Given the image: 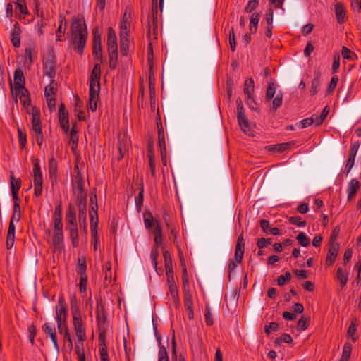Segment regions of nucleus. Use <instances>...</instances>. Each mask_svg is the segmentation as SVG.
<instances>
[{"mask_svg":"<svg viewBox=\"0 0 361 361\" xmlns=\"http://www.w3.org/2000/svg\"><path fill=\"white\" fill-rule=\"evenodd\" d=\"M10 179L13 199L17 200V197H18V192L21 185V180L20 178L16 179L12 172L10 175Z\"/></svg>","mask_w":361,"mask_h":361,"instance_id":"23","label":"nucleus"},{"mask_svg":"<svg viewBox=\"0 0 361 361\" xmlns=\"http://www.w3.org/2000/svg\"><path fill=\"white\" fill-rule=\"evenodd\" d=\"M92 54L97 60L102 59L101 37L99 35H94V37Z\"/></svg>","mask_w":361,"mask_h":361,"instance_id":"21","label":"nucleus"},{"mask_svg":"<svg viewBox=\"0 0 361 361\" xmlns=\"http://www.w3.org/2000/svg\"><path fill=\"white\" fill-rule=\"evenodd\" d=\"M228 40H229V44H230L231 49L233 51H234L236 48V43H235V34H234L233 28H231V30L229 32Z\"/></svg>","mask_w":361,"mask_h":361,"instance_id":"61","label":"nucleus"},{"mask_svg":"<svg viewBox=\"0 0 361 361\" xmlns=\"http://www.w3.org/2000/svg\"><path fill=\"white\" fill-rule=\"evenodd\" d=\"M39 114L37 112H32V131L41 130Z\"/></svg>","mask_w":361,"mask_h":361,"instance_id":"34","label":"nucleus"},{"mask_svg":"<svg viewBox=\"0 0 361 361\" xmlns=\"http://www.w3.org/2000/svg\"><path fill=\"white\" fill-rule=\"evenodd\" d=\"M167 283L169 290V294L172 299L176 302L178 300V291L175 282L174 274L172 273H166Z\"/></svg>","mask_w":361,"mask_h":361,"instance_id":"12","label":"nucleus"},{"mask_svg":"<svg viewBox=\"0 0 361 361\" xmlns=\"http://www.w3.org/2000/svg\"><path fill=\"white\" fill-rule=\"evenodd\" d=\"M158 361H169L168 353L164 346L159 347Z\"/></svg>","mask_w":361,"mask_h":361,"instance_id":"55","label":"nucleus"},{"mask_svg":"<svg viewBox=\"0 0 361 361\" xmlns=\"http://www.w3.org/2000/svg\"><path fill=\"white\" fill-rule=\"evenodd\" d=\"M130 22L125 13L120 23V49L123 56H126L129 49Z\"/></svg>","mask_w":361,"mask_h":361,"instance_id":"3","label":"nucleus"},{"mask_svg":"<svg viewBox=\"0 0 361 361\" xmlns=\"http://www.w3.org/2000/svg\"><path fill=\"white\" fill-rule=\"evenodd\" d=\"M183 296H184V302H192V294L190 290V286H183Z\"/></svg>","mask_w":361,"mask_h":361,"instance_id":"63","label":"nucleus"},{"mask_svg":"<svg viewBox=\"0 0 361 361\" xmlns=\"http://www.w3.org/2000/svg\"><path fill=\"white\" fill-rule=\"evenodd\" d=\"M239 126L242 130L247 135H252V130L250 123L248 122L247 117L245 116L243 118H238Z\"/></svg>","mask_w":361,"mask_h":361,"instance_id":"30","label":"nucleus"},{"mask_svg":"<svg viewBox=\"0 0 361 361\" xmlns=\"http://www.w3.org/2000/svg\"><path fill=\"white\" fill-rule=\"evenodd\" d=\"M71 42L74 49L79 54H82L86 44L87 30L85 21L81 18H75L71 24Z\"/></svg>","mask_w":361,"mask_h":361,"instance_id":"1","label":"nucleus"},{"mask_svg":"<svg viewBox=\"0 0 361 361\" xmlns=\"http://www.w3.org/2000/svg\"><path fill=\"white\" fill-rule=\"evenodd\" d=\"M335 13L336 15L338 22L339 23H343L345 21V20H346L345 8L343 4L337 3L335 5Z\"/></svg>","mask_w":361,"mask_h":361,"instance_id":"26","label":"nucleus"},{"mask_svg":"<svg viewBox=\"0 0 361 361\" xmlns=\"http://www.w3.org/2000/svg\"><path fill=\"white\" fill-rule=\"evenodd\" d=\"M63 241V231H54V235L52 238V243L55 247H59Z\"/></svg>","mask_w":361,"mask_h":361,"instance_id":"37","label":"nucleus"},{"mask_svg":"<svg viewBox=\"0 0 361 361\" xmlns=\"http://www.w3.org/2000/svg\"><path fill=\"white\" fill-rule=\"evenodd\" d=\"M259 21V14L253 13L250 20V31L251 33H255L257 30V25Z\"/></svg>","mask_w":361,"mask_h":361,"instance_id":"32","label":"nucleus"},{"mask_svg":"<svg viewBox=\"0 0 361 361\" xmlns=\"http://www.w3.org/2000/svg\"><path fill=\"white\" fill-rule=\"evenodd\" d=\"M144 223L146 228H150L154 225V220L151 212L144 214Z\"/></svg>","mask_w":361,"mask_h":361,"instance_id":"45","label":"nucleus"},{"mask_svg":"<svg viewBox=\"0 0 361 361\" xmlns=\"http://www.w3.org/2000/svg\"><path fill=\"white\" fill-rule=\"evenodd\" d=\"M158 247H154L151 250V253H150V259H151V261L154 265V267L155 269H157V257L159 256V251H158Z\"/></svg>","mask_w":361,"mask_h":361,"instance_id":"54","label":"nucleus"},{"mask_svg":"<svg viewBox=\"0 0 361 361\" xmlns=\"http://www.w3.org/2000/svg\"><path fill=\"white\" fill-rule=\"evenodd\" d=\"M118 143H117V151L118 152V155L116 157L118 161L122 159L124 155L128 152L129 145H130V139L126 135H120L118 137Z\"/></svg>","mask_w":361,"mask_h":361,"instance_id":"8","label":"nucleus"},{"mask_svg":"<svg viewBox=\"0 0 361 361\" xmlns=\"http://www.w3.org/2000/svg\"><path fill=\"white\" fill-rule=\"evenodd\" d=\"M158 144L160 149V151H166V145L164 133H159L158 134Z\"/></svg>","mask_w":361,"mask_h":361,"instance_id":"62","label":"nucleus"},{"mask_svg":"<svg viewBox=\"0 0 361 361\" xmlns=\"http://www.w3.org/2000/svg\"><path fill=\"white\" fill-rule=\"evenodd\" d=\"M15 231L16 226L15 224L9 222L8 229L7 232L6 246L7 249H11L15 242Z\"/></svg>","mask_w":361,"mask_h":361,"instance_id":"18","label":"nucleus"},{"mask_svg":"<svg viewBox=\"0 0 361 361\" xmlns=\"http://www.w3.org/2000/svg\"><path fill=\"white\" fill-rule=\"evenodd\" d=\"M87 285V275L80 276L79 288H80V292L81 293H83L86 291Z\"/></svg>","mask_w":361,"mask_h":361,"instance_id":"52","label":"nucleus"},{"mask_svg":"<svg viewBox=\"0 0 361 361\" xmlns=\"http://www.w3.org/2000/svg\"><path fill=\"white\" fill-rule=\"evenodd\" d=\"M276 92V87L274 83L270 82L268 84V87L266 92V99L271 100L274 98Z\"/></svg>","mask_w":361,"mask_h":361,"instance_id":"47","label":"nucleus"},{"mask_svg":"<svg viewBox=\"0 0 361 361\" xmlns=\"http://www.w3.org/2000/svg\"><path fill=\"white\" fill-rule=\"evenodd\" d=\"M107 46L108 51H118L117 37L115 30L112 27L108 29Z\"/></svg>","mask_w":361,"mask_h":361,"instance_id":"15","label":"nucleus"},{"mask_svg":"<svg viewBox=\"0 0 361 361\" xmlns=\"http://www.w3.org/2000/svg\"><path fill=\"white\" fill-rule=\"evenodd\" d=\"M360 188L359 182L357 179L353 178L352 179L348 185V200L350 201L352 200L354 196L355 195L356 192H357L358 189Z\"/></svg>","mask_w":361,"mask_h":361,"instance_id":"24","label":"nucleus"},{"mask_svg":"<svg viewBox=\"0 0 361 361\" xmlns=\"http://www.w3.org/2000/svg\"><path fill=\"white\" fill-rule=\"evenodd\" d=\"M309 325V319L302 316L298 322V327L301 330H305L307 329Z\"/></svg>","mask_w":361,"mask_h":361,"instance_id":"58","label":"nucleus"},{"mask_svg":"<svg viewBox=\"0 0 361 361\" xmlns=\"http://www.w3.org/2000/svg\"><path fill=\"white\" fill-rule=\"evenodd\" d=\"M87 208L82 206V209H79V223L80 226L86 228L87 226Z\"/></svg>","mask_w":361,"mask_h":361,"instance_id":"44","label":"nucleus"},{"mask_svg":"<svg viewBox=\"0 0 361 361\" xmlns=\"http://www.w3.org/2000/svg\"><path fill=\"white\" fill-rule=\"evenodd\" d=\"M109 67L111 69H116L118 63V51H108Z\"/></svg>","mask_w":361,"mask_h":361,"instance_id":"39","label":"nucleus"},{"mask_svg":"<svg viewBox=\"0 0 361 361\" xmlns=\"http://www.w3.org/2000/svg\"><path fill=\"white\" fill-rule=\"evenodd\" d=\"M290 279V273L289 271H286L284 275H281L278 277L277 283L279 286H283L286 283L288 282Z\"/></svg>","mask_w":361,"mask_h":361,"instance_id":"50","label":"nucleus"},{"mask_svg":"<svg viewBox=\"0 0 361 361\" xmlns=\"http://www.w3.org/2000/svg\"><path fill=\"white\" fill-rule=\"evenodd\" d=\"M329 112V107L328 106H326L323 109L319 116L314 115V118L316 119V126H319L323 123V121L326 118Z\"/></svg>","mask_w":361,"mask_h":361,"instance_id":"42","label":"nucleus"},{"mask_svg":"<svg viewBox=\"0 0 361 361\" xmlns=\"http://www.w3.org/2000/svg\"><path fill=\"white\" fill-rule=\"evenodd\" d=\"M279 329V324L276 322H270L264 327V332L266 334L269 335L272 331H276Z\"/></svg>","mask_w":361,"mask_h":361,"instance_id":"53","label":"nucleus"},{"mask_svg":"<svg viewBox=\"0 0 361 361\" xmlns=\"http://www.w3.org/2000/svg\"><path fill=\"white\" fill-rule=\"evenodd\" d=\"M56 92V88L55 87L54 81H51L48 85L45 87L44 95L46 97L47 103L50 110L55 109V94Z\"/></svg>","mask_w":361,"mask_h":361,"instance_id":"6","label":"nucleus"},{"mask_svg":"<svg viewBox=\"0 0 361 361\" xmlns=\"http://www.w3.org/2000/svg\"><path fill=\"white\" fill-rule=\"evenodd\" d=\"M56 71V61L55 56L51 53H48L44 58L43 73L47 76L51 81H54Z\"/></svg>","mask_w":361,"mask_h":361,"instance_id":"4","label":"nucleus"},{"mask_svg":"<svg viewBox=\"0 0 361 361\" xmlns=\"http://www.w3.org/2000/svg\"><path fill=\"white\" fill-rule=\"evenodd\" d=\"M154 244L156 247H159L163 243L162 230L158 221H156V227L154 229Z\"/></svg>","mask_w":361,"mask_h":361,"instance_id":"31","label":"nucleus"},{"mask_svg":"<svg viewBox=\"0 0 361 361\" xmlns=\"http://www.w3.org/2000/svg\"><path fill=\"white\" fill-rule=\"evenodd\" d=\"M164 261H165L166 274L173 272V263H172V259L171 257V253L169 251H165L164 252Z\"/></svg>","mask_w":361,"mask_h":361,"instance_id":"35","label":"nucleus"},{"mask_svg":"<svg viewBox=\"0 0 361 361\" xmlns=\"http://www.w3.org/2000/svg\"><path fill=\"white\" fill-rule=\"evenodd\" d=\"M338 77L337 75H334L331 78L329 87L327 88V93H331L336 88L338 82Z\"/></svg>","mask_w":361,"mask_h":361,"instance_id":"59","label":"nucleus"},{"mask_svg":"<svg viewBox=\"0 0 361 361\" xmlns=\"http://www.w3.org/2000/svg\"><path fill=\"white\" fill-rule=\"evenodd\" d=\"M32 176L34 185H43L42 173L37 159L34 162Z\"/></svg>","mask_w":361,"mask_h":361,"instance_id":"17","label":"nucleus"},{"mask_svg":"<svg viewBox=\"0 0 361 361\" xmlns=\"http://www.w3.org/2000/svg\"><path fill=\"white\" fill-rule=\"evenodd\" d=\"M70 233V238L71 239L73 247H76L78 245V228L68 230Z\"/></svg>","mask_w":361,"mask_h":361,"instance_id":"49","label":"nucleus"},{"mask_svg":"<svg viewBox=\"0 0 361 361\" xmlns=\"http://www.w3.org/2000/svg\"><path fill=\"white\" fill-rule=\"evenodd\" d=\"M91 222V234L92 236L97 235L98 227V214H89Z\"/></svg>","mask_w":361,"mask_h":361,"instance_id":"38","label":"nucleus"},{"mask_svg":"<svg viewBox=\"0 0 361 361\" xmlns=\"http://www.w3.org/2000/svg\"><path fill=\"white\" fill-rule=\"evenodd\" d=\"M36 53L35 51V46L33 44H28L25 50V59L28 65H31L33 62L34 58L35 57Z\"/></svg>","mask_w":361,"mask_h":361,"instance_id":"27","label":"nucleus"},{"mask_svg":"<svg viewBox=\"0 0 361 361\" xmlns=\"http://www.w3.org/2000/svg\"><path fill=\"white\" fill-rule=\"evenodd\" d=\"M289 221L299 227H305L306 226V221L302 220L299 216H290L289 218Z\"/></svg>","mask_w":361,"mask_h":361,"instance_id":"46","label":"nucleus"},{"mask_svg":"<svg viewBox=\"0 0 361 361\" xmlns=\"http://www.w3.org/2000/svg\"><path fill=\"white\" fill-rule=\"evenodd\" d=\"M283 94L281 92H279L276 97L273 99L272 104L273 109L276 110L282 104Z\"/></svg>","mask_w":361,"mask_h":361,"instance_id":"56","label":"nucleus"},{"mask_svg":"<svg viewBox=\"0 0 361 361\" xmlns=\"http://www.w3.org/2000/svg\"><path fill=\"white\" fill-rule=\"evenodd\" d=\"M66 229L70 230L71 228H78L77 221H76V212L75 208L70 205L66 214Z\"/></svg>","mask_w":361,"mask_h":361,"instance_id":"10","label":"nucleus"},{"mask_svg":"<svg viewBox=\"0 0 361 361\" xmlns=\"http://www.w3.org/2000/svg\"><path fill=\"white\" fill-rule=\"evenodd\" d=\"M244 247H245V241L243 238V233H242L237 239L235 251V259L236 262H241L243 255H244Z\"/></svg>","mask_w":361,"mask_h":361,"instance_id":"14","label":"nucleus"},{"mask_svg":"<svg viewBox=\"0 0 361 361\" xmlns=\"http://www.w3.org/2000/svg\"><path fill=\"white\" fill-rule=\"evenodd\" d=\"M20 27L18 23H16L13 26V32L11 35V41L14 47H19L20 45Z\"/></svg>","mask_w":361,"mask_h":361,"instance_id":"20","label":"nucleus"},{"mask_svg":"<svg viewBox=\"0 0 361 361\" xmlns=\"http://www.w3.org/2000/svg\"><path fill=\"white\" fill-rule=\"evenodd\" d=\"M339 249V245L336 243H331L326 259V263L329 266L336 260Z\"/></svg>","mask_w":361,"mask_h":361,"instance_id":"16","label":"nucleus"},{"mask_svg":"<svg viewBox=\"0 0 361 361\" xmlns=\"http://www.w3.org/2000/svg\"><path fill=\"white\" fill-rule=\"evenodd\" d=\"M355 332H356V324L353 321H352L348 327L347 334L349 336H350L352 338V340L354 343L357 340V337L354 336Z\"/></svg>","mask_w":361,"mask_h":361,"instance_id":"57","label":"nucleus"},{"mask_svg":"<svg viewBox=\"0 0 361 361\" xmlns=\"http://www.w3.org/2000/svg\"><path fill=\"white\" fill-rule=\"evenodd\" d=\"M351 350H352L351 344L349 343H345L343 348L342 356L349 359L350 357V355H351Z\"/></svg>","mask_w":361,"mask_h":361,"instance_id":"64","label":"nucleus"},{"mask_svg":"<svg viewBox=\"0 0 361 361\" xmlns=\"http://www.w3.org/2000/svg\"><path fill=\"white\" fill-rule=\"evenodd\" d=\"M73 319L74 330L78 341L83 342L86 339V332L82 317H73Z\"/></svg>","mask_w":361,"mask_h":361,"instance_id":"7","label":"nucleus"},{"mask_svg":"<svg viewBox=\"0 0 361 361\" xmlns=\"http://www.w3.org/2000/svg\"><path fill=\"white\" fill-rule=\"evenodd\" d=\"M259 2L257 0H250L245 7V11L250 13L258 6Z\"/></svg>","mask_w":361,"mask_h":361,"instance_id":"60","label":"nucleus"},{"mask_svg":"<svg viewBox=\"0 0 361 361\" xmlns=\"http://www.w3.org/2000/svg\"><path fill=\"white\" fill-rule=\"evenodd\" d=\"M297 240L302 247H307L310 243V239L303 232H300L296 237Z\"/></svg>","mask_w":361,"mask_h":361,"instance_id":"48","label":"nucleus"},{"mask_svg":"<svg viewBox=\"0 0 361 361\" xmlns=\"http://www.w3.org/2000/svg\"><path fill=\"white\" fill-rule=\"evenodd\" d=\"M300 124L301 128H307L312 124L316 125V119L314 118V116H312L310 118H307L302 120L300 122Z\"/></svg>","mask_w":361,"mask_h":361,"instance_id":"51","label":"nucleus"},{"mask_svg":"<svg viewBox=\"0 0 361 361\" xmlns=\"http://www.w3.org/2000/svg\"><path fill=\"white\" fill-rule=\"evenodd\" d=\"M42 330L47 336L50 337V338L53 343L54 349L57 352H59V345L58 341L56 338V331L54 325L53 324L46 322L42 326Z\"/></svg>","mask_w":361,"mask_h":361,"instance_id":"9","label":"nucleus"},{"mask_svg":"<svg viewBox=\"0 0 361 361\" xmlns=\"http://www.w3.org/2000/svg\"><path fill=\"white\" fill-rule=\"evenodd\" d=\"M77 274L80 276L87 275V265L85 257H80L78 259Z\"/></svg>","mask_w":361,"mask_h":361,"instance_id":"33","label":"nucleus"},{"mask_svg":"<svg viewBox=\"0 0 361 361\" xmlns=\"http://www.w3.org/2000/svg\"><path fill=\"white\" fill-rule=\"evenodd\" d=\"M359 146H360V144L358 142H354L350 146L348 161H347V163L345 165V169L347 170L348 173H349L350 171V170L352 169V168L353 167V166L355 164V157H356V154L358 151V149H359Z\"/></svg>","mask_w":361,"mask_h":361,"instance_id":"11","label":"nucleus"},{"mask_svg":"<svg viewBox=\"0 0 361 361\" xmlns=\"http://www.w3.org/2000/svg\"><path fill=\"white\" fill-rule=\"evenodd\" d=\"M67 310L63 299H59L56 305V319L57 323L66 322Z\"/></svg>","mask_w":361,"mask_h":361,"instance_id":"13","label":"nucleus"},{"mask_svg":"<svg viewBox=\"0 0 361 361\" xmlns=\"http://www.w3.org/2000/svg\"><path fill=\"white\" fill-rule=\"evenodd\" d=\"M71 307L72 311L73 317H81L78 302L75 297H73L71 300Z\"/></svg>","mask_w":361,"mask_h":361,"instance_id":"40","label":"nucleus"},{"mask_svg":"<svg viewBox=\"0 0 361 361\" xmlns=\"http://www.w3.org/2000/svg\"><path fill=\"white\" fill-rule=\"evenodd\" d=\"M16 8L19 11L21 14L27 15L28 13L27 8L25 0H16L15 2Z\"/></svg>","mask_w":361,"mask_h":361,"instance_id":"43","label":"nucleus"},{"mask_svg":"<svg viewBox=\"0 0 361 361\" xmlns=\"http://www.w3.org/2000/svg\"><path fill=\"white\" fill-rule=\"evenodd\" d=\"M293 145V142H284L273 145L267 146L265 148L269 151H275L278 152H283L289 149L290 147Z\"/></svg>","mask_w":361,"mask_h":361,"instance_id":"28","label":"nucleus"},{"mask_svg":"<svg viewBox=\"0 0 361 361\" xmlns=\"http://www.w3.org/2000/svg\"><path fill=\"white\" fill-rule=\"evenodd\" d=\"M321 80L319 75H317L312 81L310 87V94L315 95L320 90Z\"/></svg>","mask_w":361,"mask_h":361,"instance_id":"36","label":"nucleus"},{"mask_svg":"<svg viewBox=\"0 0 361 361\" xmlns=\"http://www.w3.org/2000/svg\"><path fill=\"white\" fill-rule=\"evenodd\" d=\"M148 157H149V165L150 168V172L153 176L156 175V167H155V161L154 159V153L151 147L149 148L148 150Z\"/></svg>","mask_w":361,"mask_h":361,"instance_id":"41","label":"nucleus"},{"mask_svg":"<svg viewBox=\"0 0 361 361\" xmlns=\"http://www.w3.org/2000/svg\"><path fill=\"white\" fill-rule=\"evenodd\" d=\"M255 83L252 78L247 79L244 83V93L248 99L254 102L252 93L254 92Z\"/></svg>","mask_w":361,"mask_h":361,"instance_id":"22","label":"nucleus"},{"mask_svg":"<svg viewBox=\"0 0 361 361\" xmlns=\"http://www.w3.org/2000/svg\"><path fill=\"white\" fill-rule=\"evenodd\" d=\"M100 77L101 66L96 63L90 78L89 106L92 112L96 111L99 99Z\"/></svg>","mask_w":361,"mask_h":361,"instance_id":"2","label":"nucleus"},{"mask_svg":"<svg viewBox=\"0 0 361 361\" xmlns=\"http://www.w3.org/2000/svg\"><path fill=\"white\" fill-rule=\"evenodd\" d=\"M49 174L50 179L52 182V184H54V182H56L57 179V161L54 157H51L49 159Z\"/></svg>","mask_w":361,"mask_h":361,"instance_id":"19","label":"nucleus"},{"mask_svg":"<svg viewBox=\"0 0 361 361\" xmlns=\"http://www.w3.org/2000/svg\"><path fill=\"white\" fill-rule=\"evenodd\" d=\"M25 78L23 73L20 69H16L14 72V92L16 95H21V97H24L23 103H26V97L25 93L27 92V90L25 88Z\"/></svg>","mask_w":361,"mask_h":361,"instance_id":"5","label":"nucleus"},{"mask_svg":"<svg viewBox=\"0 0 361 361\" xmlns=\"http://www.w3.org/2000/svg\"><path fill=\"white\" fill-rule=\"evenodd\" d=\"M64 106L63 104L61 105L59 112V123L61 128L67 133L69 130V121L67 116L65 114Z\"/></svg>","mask_w":361,"mask_h":361,"instance_id":"25","label":"nucleus"},{"mask_svg":"<svg viewBox=\"0 0 361 361\" xmlns=\"http://www.w3.org/2000/svg\"><path fill=\"white\" fill-rule=\"evenodd\" d=\"M348 272L343 270L341 267L337 269L336 279L339 282L341 287H344L348 281Z\"/></svg>","mask_w":361,"mask_h":361,"instance_id":"29","label":"nucleus"}]
</instances>
